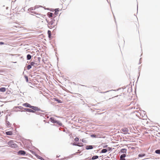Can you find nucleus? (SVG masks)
I'll return each instance as SVG.
<instances>
[{
  "mask_svg": "<svg viewBox=\"0 0 160 160\" xmlns=\"http://www.w3.org/2000/svg\"><path fill=\"white\" fill-rule=\"evenodd\" d=\"M57 24L55 21L54 20H52L48 23V27L49 28L51 29L54 28H55Z\"/></svg>",
  "mask_w": 160,
  "mask_h": 160,
  "instance_id": "f257e3e1",
  "label": "nucleus"
},
{
  "mask_svg": "<svg viewBox=\"0 0 160 160\" xmlns=\"http://www.w3.org/2000/svg\"><path fill=\"white\" fill-rule=\"evenodd\" d=\"M8 145L9 146L12 148H16L18 147L17 144L14 142L12 140L9 141L8 142Z\"/></svg>",
  "mask_w": 160,
  "mask_h": 160,
  "instance_id": "f03ea898",
  "label": "nucleus"
},
{
  "mask_svg": "<svg viewBox=\"0 0 160 160\" xmlns=\"http://www.w3.org/2000/svg\"><path fill=\"white\" fill-rule=\"evenodd\" d=\"M38 8L37 6H35L33 7H31L28 9V11L32 13L38 14V12L35 10Z\"/></svg>",
  "mask_w": 160,
  "mask_h": 160,
  "instance_id": "7ed1b4c3",
  "label": "nucleus"
},
{
  "mask_svg": "<svg viewBox=\"0 0 160 160\" xmlns=\"http://www.w3.org/2000/svg\"><path fill=\"white\" fill-rule=\"evenodd\" d=\"M50 120L51 122H53V123H58L59 125H62V123L60 122L59 121H56V120H55L54 118L52 117L51 118H50Z\"/></svg>",
  "mask_w": 160,
  "mask_h": 160,
  "instance_id": "20e7f679",
  "label": "nucleus"
},
{
  "mask_svg": "<svg viewBox=\"0 0 160 160\" xmlns=\"http://www.w3.org/2000/svg\"><path fill=\"white\" fill-rule=\"evenodd\" d=\"M30 108H31L32 109L34 110L35 111H38L40 110L38 108V107H36L31 106V107Z\"/></svg>",
  "mask_w": 160,
  "mask_h": 160,
  "instance_id": "39448f33",
  "label": "nucleus"
},
{
  "mask_svg": "<svg viewBox=\"0 0 160 160\" xmlns=\"http://www.w3.org/2000/svg\"><path fill=\"white\" fill-rule=\"evenodd\" d=\"M126 157V155L125 154L121 155L120 157V160H125L124 158Z\"/></svg>",
  "mask_w": 160,
  "mask_h": 160,
  "instance_id": "423d86ee",
  "label": "nucleus"
},
{
  "mask_svg": "<svg viewBox=\"0 0 160 160\" xmlns=\"http://www.w3.org/2000/svg\"><path fill=\"white\" fill-rule=\"evenodd\" d=\"M93 148V147L92 145H87L86 146V148L87 150L91 149Z\"/></svg>",
  "mask_w": 160,
  "mask_h": 160,
  "instance_id": "0eeeda50",
  "label": "nucleus"
},
{
  "mask_svg": "<svg viewBox=\"0 0 160 160\" xmlns=\"http://www.w3.org/2000/svg\"><path fill=\"white\" fill-rule=\"evenodd\" d=\"M23 106H24L30 108L31 107V105L30 104L27 103H24L23 104Z\"/></svg>",
  "mask_w": 160,
  "mask_h": 160,
  "instance_id": "6e6552de",
  "label": "nucleus"
},
{
  "mask_svg": "<svg viewBox=\"0 0 160 160\" xmlns=\"http://www.w3.org/2000/svg\"><path fill=\"white\" fill-rule=\"evenodd\" d=\"M6 134L7 135H12V131L6 132Z\"/></svg>",
  "mask_w": 160,
  "mask_h": 160,
  "instance_id": "1a4fd4ad",
  "label": "nucleus"
},
{
  "mask_svg": "<svg viewBox=\"0 0 160 160\" xmlns=\"http://www.w3.org/2000/svg\"><path fill=\"white\" fill-rule=\"evenodd\" d=\"M53 14L52 13L48 12L47 13V15L49 18H52L53 17Z\"/></svg>",
  "mask_w": 160,
  "mask_h": 160,
  "instance_id": "9d476101",
  "label": "nucleus"
},
{
  "mask_svg": "<svg viewBox=\"0 0 160 160\" xmlns=\"http://www.w3.org/2000/svg\"><path fill=\"white\" fill-rule=\"evenodd\" d=\"M18 153L20 155H25L26 152L24 151L21 150L19 151Z\"/></svg>",
  "mask_w": 160,
  "mask_h": 160,
  "instance_id": "9b49d317",
  "label": "nucleus"
},
{
  "mask_svg": "<svg viewBox=\"0 0 160 160\" xmlns=\"http://www.w3.org/2000/svg\"><path fill=\"white\" fill-rule=\"evenodd\" d=\"M59 11V8H56L55 9V14L56 15H57L58 14V12Z\"/></svg>",
  "mask_w": 160,
  "mask_h": 160,
  "instance_id": "f8f14e48",
  "label": "nucleus"
},
{
  "mask_svg": "<svg viewBox=\"0 0 160 160\" xmlns=\"http://www.w3.org/2000/svg\"><path fill=\"white\" fill-rule=\"evenodd\" d=\"M6 91V88H0V92H4Z\"/></svg>",
  "mask_w": 160,
  "mask_h": 160,
  "instance_id": "ddd939ff",
  "label": "nucleus"
},
{
  "mask_svg": "<svg viewBox=\"0 0 160 160\" xmlns=\"http://www.w3.org/2000/svg\"><path fill=\"white\" fill-rule=\"evenodd\" d=\"M6 125L7 126V127L8 128L10 127L11 126V124L8 121H7L6 122Z\"/></svg>",
  "mask_w": 160,
  "mask_h": 160,
  "instance_id": "4468645a",
  "label": "nucleus"
},
{
  "mask_svg": "<svg viewBox=\"0 0 160 160\" xmlns=\"http://www.w3.org/2000/svg\"><path fill=\"white\" fill-rule=\"evenodd\" d=\"M51 32L50 30H48V37L50 38L51 37Z\"/></svg>",
  "mask_w": 160,
  "mask_h": 160,
  "instance_id": "2eb2a0df",
  "label": "nucleus"
},
{
  "mask_svg": "<svg viewBox=\"0 0 160 160\" xmlns=\"http://www.w3.org/2000/svg\"><path fill=\"white\" fill-rule=\"evenodd\" d=\"M107 152V150L106 149H103L101 151V153H106Z\"/></svg>",
  "mask_w": 160,
  "mask_h": 160,
  "instance_id": "dca6fc26",
  "label": "nucleus"
},
{
  "mask_svg": "<svg viewBox=\"0 0 160 160\" xmlns=\"http://www.w3.org/2000/svg\"><path fill=\"white\" fill-rule=\"evenodd\" d=\"M77 146L79 147H82L83 146V144L82 143H77Z\"/></svg>",
  "mask_w": 160,
  "mask_h": 160,
  "instance_id": "f3484780",
  "label": "nucleus"
},
{
  "mask_svg": "<svg viewBox=\"0 0 160 160\" xmlns=\"http://www.w3.org/2000/svg\"><path fill=\"white\" fill-rule=\"evenodd\" d=\"M31 56L30 54H28L27 56V59L28 60H30L31 58Z\"/></svg>",
  "mask_w": 160,
  "mask_h": 160,
  "instance_id": "a211bd4d",
  "label": "nucleus"
},
{
  "mask_svg": "<svg viewBox=\"0 0 160 160\" xmlns=\"http://www.w3.org/2000/svg\"><path fill=\"white\" fill-rule=\"evenodd\" d=\"M98 158V156H94L92 157V160L96 159Z\"/></svg>",
  "mask_w": 160,
  "mask_h": 160,
  "instance_id": "6ab92c4d",
  "label": "nucleus"
},
{
  "mask_svg": "<svg viewBox=\"0 0 160 160\" xmlns=\"http://www.w3.org/2000/svg\"><path fill=\"white\" fill-rule=\"evenodd\" d=\"M155 152L157 154H160V150H157L155 151Z\"/></svg>",
  "mask_w": 160,
  "mask_h": 160,
  "instance_id": "aec40b11",
  "label": "nucleus"
},
{
  "mask_svg": "<svg viewBox=\"0 0 160 160\" xmlns=\"http://www.w3.org/2000/svg\"><path fill=\"white\" fill-rule=\"evenodd\" d=\"M26 110H27V111H29V112H34L32 109H27Z\"/></svg>",
  "mask_w": 160,
  "mask_h": 160,
  "instance_id": "412c9836",
  "label": "nucleus"
},
{
  "mask_svg": "<svg viewBox=\"0 0 160 160\" xmlns=\"http://www.w3.org/2000/svg\"><path fill=\"white\" fill-rule=\"evenodd\" d=\"M31 66L30 65H29L27 66V68L28 70H29L31 68Z\"/></svg>",
  "mask_w": 160,
  "mask_h": 160,
  "instance_id": "4be33fe9",
  "label": "nucleus"
},
{
  "mask_svg": "<svg viewBox=\"0 0 160 160\" xmlns=\"http://www.w3.org/2000/svg\"><path fill=\"white\" fill-rule=\"evenodd\" d=\"M145 154H139L138 155L139 157H142L145 156Z\"/></svg>",
  "mask_w": 160,
  "mask_h": 160,
  "instance_id": "5701e85b",
  "label": "nucleus"
},
{
  "mask_svg": "<svg viewBox=\"0 0 160 160\" xmlns=\"http://www.w3.org/2000/svg\"><path fill=\"white\" fill-rule=\"evenodd\" d=\"M74 140L76 142H77L79 141V138H76L74 139Z\"/></svg>",
  "mask_w": 160,
  "mask_h": 160,
  "instance_id": "b1692460",
  "label": "nucleus"
},
{
  "mask_svg": "<svg viewBox=\"0 0 160 160\" xmlns=\"http://www.w3.org/2000/svg\"><path fill=\"white\" fill-rule=\"evenodd\" d=\"M35 64V62H31L30 63V65L31 66H33Z\"/></svg>",
  "mask_w": 160,
  "mask_h": 160,
  "instance_id": "393cba45",
  "label": "nucleus"
},
{
  "mask_svg": "<svg viewBox=\"0 0 160 160\" xmlns=\"http://www.w3.org/2000/svg\"><path fill=\"white\" fill-rule=\"evenodd\" d=\"M38 16H37V17H39V18H40L41 17H42V15L41 14H38Z\"/></svg>",
  "mask_w": 160,
  "mask_h": 160,
  "instance_id": "a878e982",
  "label": "nucleus"
},
{
  "mask_svg": "<svg viewBox=\"0 0 160 160\" xmlns=\"http://www.w3.org/2000/svg\"><path fill=\"white\" fill-rule=\"evenodd\" d=\"M73 145H75V146H77V142H74L73 143Z\"/></svg>",
  "mask_w": 160,
  "mask_h": 160,
  "instance_id": "bb28decb",
  "label": "nucleus"
},
{
  "mask_svg": "<svg viewBox=\"0 0 160 160\" xmlns=\"http://www.w3.org/2000/svg\"><path fill=\"white\" fill-rule=\"evenodd\" d=\"M137 21H138V20H137V18H135V22H136V23H135V24H136V23H137Z\"/></svg>",
  "mask_w": 160,
  "mask_h": 160,
  "instance_id": "cd10ccee",
  "label": "nucleus"
},
{
  "mask_svg": "<svg viewBox=\"0 0 160 160\" xmlns=\"http://www.w3.org/2000/svg\"><path fill=\"white\" fill-rule=\"evenodd\" d=\"M4 43L3 42H0V45H2L4 44Z\"/></svg>",
  "mask_w": 160,
  "mask_h": 160,
  "instance_id": "c85d7f7f",
  "label": "nucleus"
},
{
  "mask_svg": "<svg viewBox=\"0 0 160 160\" xmlns=\"http://www.w3.org/2000/svg\"><path fill=\"white\" fill-rule=\"evenodd\" d=\"M25 78H26V80H27V81L28 82V77H25Z\"/></svg>",
  "mask_w": 160,
  "mask_h": 160,
  "instance_id": "c756f323",
  "label": "nucleus"
},
{
  "mask_svg": "<svg viewBox=\"0 0 160 160\" xmlns=\"http://www.w3.org/2000/svg\"><path fill=\"white\" fill-rule=\"evenodd\" d=\"M55 100L57 101H58L59 102H60L61 101L60 100H56V99Z\"/></svg>",
  "mask_w": 160,
  "mask_h": 160,
  "instance_id": "7c9ffc66",
  "label": "nucleus"
},
{
  "mask_svg": "<svg viewBox=\"0 0 160 160\" xmlns=\"http://www.w3.org/2000/svg\"><path fill=\"white\" fill-rule=\"evenodd\" d=\"M14 27H16V28H17V27L18 28L19 27V26H14Z\"/></svg>",
  "mask_w": 160,
  "mask_h": 160,
  "instance_id": "2f4dec72",
  "label": "nucleus"
},
{
  "mask_svg": "<svg viewBox=\"0 0 160 160\" xmlns=\"http://www.w3.org/2000/svg\"><path fill=\"white\" fill-rule=\"evenodd\" d=\"M42 158L41 157H40L39 158V159H42Z\"/></svg>",
  "mask_w": 160,
  "mask_h": 160,
  "instance_id": "473e14b6",
  "label": "nucleus"
},
{
  "mask_svg": "<svg viewBox=\"0 0 160 160\" xmlns=\"http://www.w3.org/2000/svg\"><path fill=\"white\" fill-rule=\"evenodd\" d=\"M107 145H106V146H104V147H103V148L106 147H107Z\"/></svg>",
  "mask_w": 160,
  "mask_h": 160,
  "instance_id": "72a5a7b5",
  "label": "nucleus"
},
{
  "mask_svg": "<svg viewBox=\"0 0 160 160\" xmlns=\"http://www.w3.org/2000/svg\"><path fill=\"white\" fill-rule=\"evenodd\" d=\"M122 150H125V149H122Z\"/></svg>",
  "mask_w": 160,
  "mask_h": 160,
  "instance_id": "f704fd0d",
  "label": "nucleus"
}]
</instances>
